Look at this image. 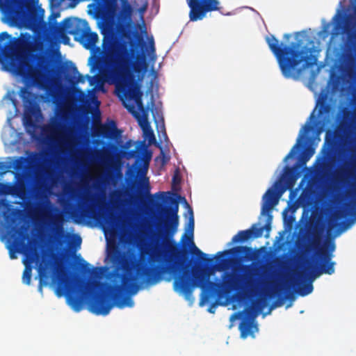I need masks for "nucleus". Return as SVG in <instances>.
I'll list each match as a JSON object with an SVG mask.
<instances>
[{"mask_svg":"<svg viewBox=\"0 0 356 356\" xmlns=\"http://www.w3.org/2000/svg\"><path fill=\"white\" fill-rule=\"evenodd\" d=\"M101 33L103 35L102 49L95 48L99 37L97 33L90 31L86 20L76 19L68 31V34L73 35L86 49L95 50L99 54L89 58L91 70H98L104 81L114 84L117 95L121 99H134L142 106V93L134 72L146 71L145 54L137 51L135 54V41L130 42L131 47L126 41H117L115 32L110 26L102 29Z\"/></svg>","mask_w":356,"mask_h":356,"instance_id":"f257e3e1","label":"nucleus"},{"mask_svg":"<svg viewBox=\"0 0 356 356\" xmlns=\"http://www.w3.org/2000/svg\"><path fill=\"white\" fill-rule=\"evenodd\" d=\"M169 252L173 260L170 266L158 265L154 267L143 266L137 269V275L147 284H156L160 275L170 270L178 273L175 278V290L190 296L196 287L201 288L207 298L219 293L222 288L227 291H236L253 294L257 290L258 280L252 277L254 269L252 264L243 266V270L247 273L241 279L236 278L232 273H225L222 276V282L209 281L210 274L205 270L193 272L188 268V265L182 260V251L175 243L169 245Z\"/></svg>","mask_w":356,"mask_h":356,"instance_id":"f03ea898","label":"nucleus"},{"mask_svg":"<svg viewBox=\"0 0 356 356\" xmlns=\"http://www.w3.org/2000/svg\"><path fill=\"white\" fill-rule=\"evenodd\" d=\"M307 35L304 31L294 34L295 40L289 45L282 46L273 35L266 38L269 49L276 57L282 75L286 79H300L302 70L313 67L316 58L308 55L309 49L305 46Z\"/></svg>","mask_w":356,"mask_h":356,"instance_id":"7ed1b4c3","label":"nucleus"},{"mask_svg":"<svg viewBox=\"0 0 356 356\" xmlns=\"http://www.w3.org/2000/svg\"><path fill=\"white\" fill-rule=\"evenodd\" d=\"M321 238L318 234H314L310 243L307 246L306 250H314L318 260L316 263H308L309 281H305V274L298 272L296 277L291 280V285L296 292L305 296L313 291L312 282L322 274L332 275L334 273L335 262L332 261V252L335 250V244L333 241L326 243L321 247Z\"/></svg>","mask_w":356,"mask_h":356,"instance_id":"20e7f679","label":"nucleus"},{"mask_svg":"<svg viewBox=\"0 0 356 356\" xmlns=\"http://www.w3.org/2000/svg\"><path fill=\"white\" fill-rule=\"evenodd\" d=\"M115 280L120 284H114L108 286V293H97L93 296L89 303L90 310L97 315H107L115 305L118 308L134 306V301L126 295H134L138 290L136 277L129 273H113Z\"/></svg>","mask_w":356,"mask_h":356,"instance_id":"39448f33","label":"nucleus"},{"mask_svg":"<svg viewBox=\"0 0 356 356\" xmlns=\"http://www.w3.org/2000/svg\"><path fill=\"white\" fill-rule=\"evenodd\" d=\"M0 9L8 21L17 23L24 19L29 26L43 31L44 10L41 7L33 8L23 0H5L0 3Z\"/></svg>","mask_w":356,"mask_h":356,"instance_id":"423d86ee","label":"nucleus"},{"mask_svg":"<svg viewBox=\"0 0 356 356\" xmlns=\"http://www.w3.org/2000/svg\"><path fill=\"white\" fill-rule=\"evenodd\" d=\"M60 277L56 293L58 297L66 296L68 304L75 312L83 309V298L81 296L84 290L83 284H71L72 274L65 268L60 270Z\"/></svg>","mask_w":356,"mask_h":356,"instance_id":"0eeeda50","label":"nucleus"},{"mask_svg":"<svg viewBox=\"0 0 356 356\" xmlns=\"http://www.w3.org/2000/svg\"><path fill=\"white\" fill-rule=\"evenodd\" d=\"M156 197H160L163 202H169L170 207H163V211L165 213V218L163 221V229L165 234L168 236L172 237L177 232L179 225V201L181 196L177 193H174L173 195L175 197H167L165 193L158 192L154 195Z\"/></svg>","mask_w":356,"mask_h":356,"instance_id":"6e6552de","label":"nucleus"},{"mask_svg":"<svg viewBox=\"0 0 356 356\" xmlns=\"http://www.w3.org/2000/svg\"><path fill=\"white\" fill-rule=\"evenodd\" d=\"M264 307V301L258 300L253 302L251 307H246L243 312L238 314L239 316L244 314L242 321L238 326L242 338L245 339L249 335L253 336L254 333L258 331V326L255 322V318Z\"/></svg>","mask_w":356,"mask_h":356,"instance_id":"1a4fd4ad","label":"nucleus"},{"mask_svg":"<svg viewBox=\"0 0 356 356\" xmlns=\"http://www.w3.org/2000/svg\"><path fill=\"white\" fill-rule=\"evenodd\" d=\"M189 7V19L191 22L202 20L207 13L218 11L222 13L223 9L219 0H186Z\"/></svg>","mask_w":356,"mask_h":356,"instance_id":"9d476101","label":"nucleus"},{"mask_svg":"<svg viewBox=\"0 0 356 356\" xmlns=\"http://www.w3.org/2000/svg\"><path fill=\"white\" fill-rule=\"evenodd\" d=\"M60 16L59 12H51L49 16L48 22H45V24H43V32L51 37H60L69 40L66 35L68 34V31L72 28L77 18L67 17L58 24L56 22V19Z\"/></svg>","mask_w":356,"mask_h":356,"instance_id":"9b49d317","label":"nucleus"},{"mask_svg":"<svg viewBox=\"0 0 356 356\" xmlns=\"http://www.w3.org/2000/svg\"><path fill=\"white\" fill-rule=\"evenodd\" d=\"M184 200L185 198L183 197ZM186 205L188 209L189 217L187 222V225L186 228V233L182 236L181 240L186 238L188 242L193 246L194 248V254H195L200 259L206 263L207 264H210L213 262V258H209L207 255L202 252L199 248H197L193 243V233H194V227H195V220L193 216V211L190 205L185 201Z\"/></svg>","mask_w":356,"mask_h":356,"instance_id":"f8f14e48","label":"nucleus"},{"mask_svg":"<svg viewBox=\"0 0 356 356\" xmlns=\"http://www.w3.org/2000/svg\"><path fill=\"white\" fill-rule=\"evenodd\" d=\"M89 200L88 195H85L83 202L79 204L77 209L73 211V216L88 219H97L98 216L97 208L94 205L88 204Z\"/></svg>","mask_w":356,"mask_h":356,"instance_id":"ddd939ff","label":"nucleus"},{"mask_svg":"<svg viewBox=\"0 0 356 356\" xmlns=\"http://www.w3.org/2000/svg\"><path fill=\"white\" fill-rule=\"evenodd\" d=\"M93 134L97 137L112 139L118 138L120 135V131L118 129L115 122L111 120L108 123L100 124L96 127Z\"/></svg>","mask_w":356,"mask_h":356,"instance_id":"4468645a","label":"nucleus"},{"mask_svg":"<svg viewBox=\"0 0 356 356\" xmlns=\"http://www.w3.org/2000/svg\"><path fill=\"white\" fill-rule=\"evenodd\" d=\"M33 160L28 157L20 156L17 159L14 163V168L16 170L15 176L17 179H23L26 176L28 165L31 164Z\"/></svg>","mask_w":356,"mask_h":356,"instance_id":"2eb2a0df","label":"nucleus"},{"mask_svg":"<svg viewBox=\"0 0 356 356\" xmlns=\"http://www.w3.org/2000/svg\"><path fill=\"white\" fill-rule=\"evenodd\" d=\"M277 198L275 191L268 189L263 196V204L261 207V213L265 214L270 211L273 207L277 203Z\"/></svg>","mask_w":356,"mask_h":356,"instance_id":"dca6fc26","label":"nucleus"},{"mask_svg":"<svg viewBox=\"0 0 356 356\" xmlns=\"http://www.w3.org/2000/svg\"><path fill=\"white\" fill-rule=\"evenodd\" d=\"M24 193V186H17L11 183H0V194L3 195H12L13 196H21Z\"/></svg>","mask_w":356,"mask_h":356,"instance_id":"f3484780","label":"nucleus"},{"mask_svg":"<svg viewBox=\"0 0 356 356\" xmlns=\"http://www.w3.org/2000/svg\"><path fill=\"white\" fill-rule=\"evenodd\" d=\"M17 71V74L22 76H29L33 79L35 78V71L27 60L22 59L19 60Z\"/></svg>","mask_w":356,"mask_h":356,"instance_id":"a211bd4d","label":"nucleus"},{"mask_svg":"<svg viewBox=\"0 0 356 356\" xmlns=\"http://www.w3.org/2000/svg\"><path fill=\"white\" fill-rule=\"evenodd\" d=\"M19 96L26 108L31 109L34 106V95L27 88L23 87L20 89Z\"/></svg>","mask_w":356,"mask_h":356,"instance_id":"6ab92c4d","label":"nucleus"},{"mask_svg":"<svg viewBox=\"0 0 356 356\" xmlns=\"http://www.w3.org/2000/svg\"><path fill=\"white\" fill-rule=\"evenodd\" d=\"M95 157L104 165H108L113 159V153L109 148L96 150Z\"/></svg>","mask_w":356,"mask_h":356,"instance_id":"aec40b11","label":"nucleus"},{"mask_svg":"<svg viewBox=\"0 0 356 356\" xmlns=\"http://www.w3.org/2000/svg\"><path fill=\"white\" fill-rule=\"evenodd\" d=\"M270 297H279L282 300H291L293 298V294L291 291V288L288 287L286 289H284L282 286H275L273 289L272 292L270 295Z\"/></svg>","mask_w":356,"mask_h":356,"instance_id":"412c9836","label":"nucleus"},{"mask_svg":"<svg viewBox=\"0 0 356 356\" xmlns=\"http://www.w3.org/2000/svg\"><path fill=\"white\" fill-rule=\"evenodd\" d=\"M105 223L108 227L114 231L117 229L119 224V218L115 213H110L108 216H102Z\"/></svg>","mask_w":356,"mask_h":356,"instance_id":"4be33fe9","label":"nucleus"},{"mask_svg":"<svg viewBox=\"0 0 356 356\" xmlns=\"http://www.w3.org/2000/svg\"><path fill=\"white\" fill-rule=\"evenodd\" d=\"M251 232L250 230H242L239 231L236 235H234L232 238V243H241L245 242L251 238Z\"/></svg>","mask_w":356,"mask_h":356,"instance_id":"5701e85b","label":"nucleus"},{"mask_svg":"<svg viewBox=\"0 0 356 356\" xmlns=\"http://www.w3.org/2000/svg\"><path fill=\"white\" fill-rule=\"evenodd\" d=\"M23 242L19 236H15L13 238L12 245L9 246V254L11 259H15L16 256L13 252V250L16 252H19L20 248L22 245Z\"/></svg>","mask_w":356,"mask_h":356,"instance_id":"b1692460","label":"nucleus"},{"mask_svg":"<svg viewBox=\"0 0 356 356\" xmlns=\"http://www.w3.org/2000/svg\"><path fill=\"white\" fill-rule=\"evenodd\" d=\"M145 139H147L149 145H152L156 143V138L153 130L150 128L148 123L142 126Z\"/></svg>","mask_w":356,"mask_h":356,"instance_id":"393cba45","label":"nucleus"},{"mask_svg":"<svg viewBox=\"0 0 356 356\" xmlns=\"http://www.w3.org/2000/svg\"><path fill=\"white\" fill-rule=\"evenodd\" d=\"M83 270L84 273L90 275L95 277H97L102 273V268L95 267L90 268L89 264L84 261L83 264Z\"/></svg>","mask_w":356,"mask_h":356,"instance_id":"a878e982","label":"nucleus"},{"mask_svg":"<svg viewBox=\"0 0 356 356\" xmlns=\"http://www.w3.org/2000/svg\"><path fill=\"white\" fill-rule=\"evenodd\" d=\"M285 173L286 177L290 181H291L292 184H293L298 178V173L294 168H290L288 166L285 167Z\"/></svg>","mask_w":356,"mask_h":356,"instance_id":"bb28decb","label":"nucleus"},{"mask_svg":"<svg viewBox=\"0 0 356 356\" xmlns=\"http://www.w3.org/2000/svg\"><path fill=\"white\" fill-rule=\"evenodd\" d=\"M74 73L76 74H77V76L76 78L75 81L73 82L74 84L76 83H84L86 81V79H88V81H92L93 76H90L89 75H86L84 76L83 75L79 73L77 68L76 67H74Z\"/></svg>","mask_w":356,"mask_h":356,"instance_id":"cd10ccee","label":"nucleus"},{"mask_svg":"<svg viewBox=\"0 0 356 356\" xmlns=\"http://www.w3.org/2000/svg\"><path fill=\"white\" fill-rule=\"evenodd\" d=\"M249 230H250V232L252 233L251 238H259L262 236L264 230V227H257L255 225H253L250 229H249Z\"/></svg>","mask_w":356,"mask_h":356,"instance_id":"c85d7f7f","label":"nucleus"},{"mask_svg":"<svg viewBox=\"0 0 356 356\" xmlns=\"http://www.w3.org/2000/svg\"><path fill=\"white\" fill-rule=\"evenodd\" d=\"M64 192L68 195V196L72 199H76L78 194L76 190L71 185H67L64 187Z\"/></svg>","mask_w":356,"mask_h":356,"instance_id":"c756f323","label":"nucleus"},{"mask_svg":"<svg viewBox=\"0 0 356 356\" xmlns=\"http://www.w3.org/2000/svg\"><path fill=\"white\" fill-rule=\"evenodd\" d=\"M22 280L24 284H30L31 280V270L28 267H26L24 270Z\"/></svg>","mask_w":356,"mask_h":356,"instance_id":"7c9ffc66","label":"nucleus"},{"mask_svg":"<svg viewBox=\"0 0 356 356\" xmlns=\"http://www.w3.org/2000/svg\"><path fill=\"white\" fill-rule=\"evenodd\" d=\"M302 137V134H301L298 140H297V143L296 145H294V146L293 147V148L291 149V151L289 152V154L286 156V157L284 158V160L286 161L287 159H289V158L292 157L296 153V149L299 147L300 145V138Z\"/></svg>","mask_w":356,"mask_h":356,"instance_id":"2f4dec72","label":"nucleus"},{"mask_svg":"<svg viewBox=\"0 0 356 356\" xmlns=\"http://www.w3.org/2000/svg\"><path fill=\"white\" fill-rule=\"evenodd\" d=\"M147 51H148L149 55L152 54L155 56V46H154V41L153 38H151L148 40V45L147 46Z\"/></svg>","mask_w":356,"mask_h":356,"instance_id":"473e14b6","label":"nucleus"},{"mask_svg":"<svg viewBox=\"0 0 356 356\" xmlns=\"http://www.w3.org/2000/svg\"><path fill=\"white\" fill-rule=\"evenodd\" d=\"M122 13L127 17H130L132 13V8L128 3H124L122 6Z\"/></svg>","mask_w":356,"mask_h":356,"instance_id":"72a5a7b5","label":"nucleus"},{"mask_svg":"<svg viewBox=\"0 0 356 356\" xmlns=\"http://www.w3.org/2000/svg\"><path fill=\"white\" fill-rule=\"evenodd\" d=\"M330 106L326 103H321L318 109V115L327 113L330 111Z\"/></svg>","mask_w":356,"mask_h":356,"instance_id":"f704fd0d","label":"nucleus"},{"mask_svg":"<svg viewBox=\"0 0 356 356\" xmlns=\"http://www.w3.org/2000/svg\"><path fill=\"white\" fill-rule=\"evenodd\" d=\"M62 218L60 216H51V222L54 225H58L59 229H62L61 224H62Z\"/></svg>","mask_w":356,"mask_h":356,"instance_id":"c9c22d12","label":"nucleus"},{"mask_svg":"<svg viewBox=\"0 0 356 356\" xmlns=\"http://www.w3.org/2000/svg\"><path fill=\"white\" fill-rule=\"evenodd\" d=\"M229 250H225V251H223V252H219L217 253L216 254V257H217V259L219 263H222L225 261V259H221L220 257L225 254H229Z\"/></svg>","mask_w":356,"mask_h":356,"instance_id":"e433bc0d","label":"nucleus"},{"mask_svg":"<svg viewBox=\"0 0 356 356\" xmlns=\"http://www.w3.org/2000/svg\"><path fill=\"white\" fill-rule=\"evenodd\" d=\"M10 166H8L5 162H0V170H1V174H5L9 170Z\"/></svg>","mask_w":356,"mask_h":356,"instance_id":"4c0bfd02","label":"nucleus"},{"mask_svg":"<svg viewBox=\"0 0 356 356\" xmlns=\"http://www.w3.org/2000/svg\"><path fill=\"white\" fill-rule=\"evenodd\" d=\"M40 287L41 288V286L42 284H44L46 285L47 283V282H43V280H42V277H46L47 278L48 277V275H47V273L42 270L41 269L40 270Z\"/></svg>","mask_w":356,"mask_h":356,"instance_id":"58836bf2","label":"nucleus"},{"mask_svg":"<svg viewBox=\"0 0 356 356\" xmlns=\"http://www.w3.org/2000/svg\"><path fill=\"white\" fill-rule=\"evenodd\" d=\"M314 149H312V148L308 149L306 151V152H305V155H304V159H305V161L309 160V159L312 157V156L314 154Z\"/></svg>","mask_w":356,"mask_h":356,"instance_id":"ea45409f","label":"nucleus"},{"mask_svg":"<svg viewBox=\"0 0 356 356\" xmlns=\"http://www.w3.org/2000/svg\"><path fill=\"white\" fill-rule=\"evenodd\" d=\"M141 186L143 187H144L147 193H149L150 187H149V181H148L147 178H145L143 183L141 184Z\"/></svg>","mask_w":356,"mask_h":356,"instance_id":"a19ab883","label":"nucleus"},{"mask_svg":"<svg viewBox=\"0 0 356 356\" xmlns=\"http://www.w3.org/2000/svg\"><path fill=\"white\" fill-rule=\"evenodd\" d=\"M330 145L331 146L330 148L329 149H326L325 152V156L327 158H329L330 156V155L332 154V147H333V145H334V142L332 140H330Z\"/></svg>","mask_w":356,"mask_h":356,"instance_id":"79ce46f5","label":"nucleus"},{"mask_svg":"<svg viewBox=\"0 0 356 356\" xmlns=\"http://www.w3.org/2000/svg\"><path fill=\"white\" fill-rule=\"evenodd\" d=\"M10 38V35L7 32H2L0 33V42H1L3 40L9 39ZM1 47V44H0V47Z\"/></svg>","mask_w":356,"mask_h":356,"instance_id":"37998d69","label":"nucleus"},{"mask_svg":"<svg viewBox=\"0 0 356 356\" xmlns=\"http://www.w3.org/2000/svg\"><path fill=\"white\" fill-rule=\"evenodd\" d=\"M172 182L174 184H179L181 182V178L178 175V170H177L176 173L173 175Z\"/></svg>","mask_w":356,"mask_h":356,"instance_id":"c03bdc74","label":"nucleus"},{"mask_svg":"<svg viewBox=\"0 0 356 356\" xmlns=\"http://www.w3.org/2000/svg\"><path fill=\"white\" fill-rule=\"evenodd\" d=\"M122 266L125 270H128L131 268L130 264L127 260H122Z\"/></svg>","mask_w":356,"mask_h":356,"instance_id":"a18cd8bd","label":"nucleus"},{"mask_svg":"<svg viewBox=\"0 0 356 356\" xmlns=\"http://www.w3.org/2000/svg\"><path fill=\"white\" fill-rule=\"evenodd\" d=\"M81 243V238L78 235H74V243L75 245H80Z\"/></svg>","mask_w":356,"mask_h":356,"instance_id":"49530a36","label":"nucleus"},{"mask_svg":"<svg viewBox=\"0 0 356 356\" xmlns=\"http://www.w3.org/2000/svg\"><path fill=\"white\" fill-rule=\"evenodd\" d=\"M161 128L163 129V136L164 139L165 140H168V136H167V134H166V131H165V126H164L163 124H162Z\"/></svg>","mask_w":356,"mask_h":356,"instance_id":"de8ad7c7","label":"nucleus"},{"mask_svg":"<svg viewBox=\"0 0 356 356\" xmlns=\"http://www.w3.org/2000/svg\"><path fill=\"white\" fill-rule=\"evenodd\" d=\"M304 131L308 132L312 129V126L309 124H305L303 127Z\"/></svg>","mask_w":356,"mask_h":356,"instance_id":"09e8293b","label":"nucleus"},{"mask_svg":"<svg viewBox=\"0 0 356 356\" xmlns=\"http://www.w3.org/2000/svg\"><path fill=\"white\" fill-rule=\"evenodd\" d=\"M238 250L241 252V251H243V252H245V251H250L251 249L250 248H248V247H238Z\"/></svg>","mask_w":356,"mask_h":356,"instance_id":"8fccbe9b","label":"nucleus"},{"mask_svg":"<svg viewBox=\"0 0 356 356\" xmlns=\"http://www.w3.org/2000/svg\"><path fill=\"white\" fill-rule=\"evenodd\" d=\"M26 124L33 126L34 124L33 120L30 118L29 120L26 119Z\"/></svg>","mask_w":356,"mask_h":356,"instance_id":"3c124183","label":"nucleus"},{"mask_svg":"<svg viewBox=\"0 0 356 356\" xmlns=\"http://www.w3.org/2000/svg\"><path fill=\"white\" fill-rule=\"evenodd\" d=\"M291 37V35L289 33H286L284 35V39L288 40Z\"/></svg>","mask_w":356,"mask_h":356,"instance_id":"603ef678","label":"nucleus"},{"mask_svg":"<svg viewBox=\"0 0 356 356\" xmlns=\"http://www.w3.org/2000/svg\"><path fill=\"white\" fill-rule=\"evenodd\" d=\"M149 159H150V158H146L145 159H144V165H147V166L148 165Z\"/></svg>","mask_w":356,"mask_h":356,"instance_id":"864d4df0","label":"nucleus"},{"mask_svg":"<svg viewBox=\"0 0 356 356\" xmlns=\"http://www.w3.org/2000/svg\"><path fill=\"white\" fill-rule=\"evenodd\" d=\"M264 229H267L268 231L270 229V225L269 223L266 224L265 226H264Z\"/></svg>","mask_w":356,"mask_h":356,"instance_id":"5fc2aeb1","label":"nucleus"},{"mask_svg":"<svg viewBox=\"0 0 356 356\" xmlns=\"http://www.w3.org/2000/svg\"><path fill=\"white\" fill-rule=\"evenodd\" d=\"M146 8H147V5H145L144 6H143L142 8H140V12L143 13L146 10Z\"/></svg>","mask_w":356,"mask_h":356,"instance_id":"6e6d98bb","label":"nucleus"},{"mask_svg":"<svg viewBox=\"0 0 356 356\" xmlns=\"http://www.w3.org/2000/svg\"><path fill=\"white\" fill-rule=\"evenodd\" d=\"M97 181L99 182H102V183H104L105 182V179H103V178H99V179H97Z\"/></svg>","mask_w":356,"mask_h":356,"instance_id":"4d7b16f0","label":"nucleus"},{"mask_svg":"<svg viewBox=\"0 0 356 356\" xmlns=\"http://www.w3.org/2000/svg\"><path fill=\"white\" fill-rule=\"evenodd\" d=\"M346 225L345 222H341L338 224V225Z\"/></svg>","mask_w":356,"mask_h":356,"instance_id":"13d9d810","label":"nucleus"},{"mask_svg":"<svg viewBox=\"0 0 356 356\" xmlns=\"http://www.w3.org/2000/svg\"><path fill=\"white\" fill-rule=\"evenodd\" d=\"M17 232L19 236L23 234V232L21 231H18Z\"/></svg>","mask_w":356,"mask_h":356,"instance_id":"bf43d9fd","label":"nucleus"},{"mask_svg":"<svg viewBox=\"0 0 356 356\" xmlns=\"http://www.w3.org/2000/svg\"><path fill=\"white\" fill-rule=\"evenodd\" d=\"M273 308V306L272 305L270 310L268 311V314H270V310Z\"/></svg>","mask_w":356,"mask_h":356,"instance_id":"052dcab7","label":"nucleus"},{"mask_svg":"<svg viewBox=\"0 0 356 356\" xmlns=\"http://www.w3.org/2000/svg\"><path fill=\"white\" fill-rule=\"evenodd\" d=\"M136 35L138 38H140V36L138 35V33H135Z\"/></svg>","mask_w":356,"mask_h":356,"instance_id":"680f3d73","label":"nucleus"},{"mask_svg":"<svg viewBox=\"0 0 356 356\" xmlns=\"http://www.w3.org/2000/svg\"><path fill=\"white\" fill-rule=\"evenodd\" d=\"M292 195H293V192H291V193H290V197H291Z\"/></svg>","mask_w":356,"mask_h":356,"instance_id":"e2e57ef3","label":"nucleus"},{"mask_svg":"<svg viewBox=\"0 0 356 356\" xmlns=\"http://www.w3.org/2000/svg\"><path fill=\"white\" fill-rule=\"evenodd\" d=\"M209 312H213L211 311V308H210V309H209Z\"/></svg>","mask_w":356,"mask_h":356,"instance_id":"0e129e2a","label":"nucleus"},{"mask_svg":"<svg viewBox=\"0 0 356 356\" xmlns=\"http://www.w3.org/2000/svg\"><path fill=\"white\" fill-rule=\"evenodd\" d=\"M313 115H314V112L312 113L311 118L313 117Z\"/></svg>","mask_w":356,"mask_h":356,"instance_id":"69168bd1","label":"nucleus"}]
</instances>
